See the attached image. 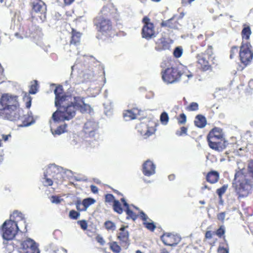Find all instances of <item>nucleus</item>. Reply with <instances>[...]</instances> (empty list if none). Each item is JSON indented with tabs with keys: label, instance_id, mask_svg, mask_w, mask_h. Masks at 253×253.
Returning a JSON list of instances; mask_svg holds the SVG:
<instances>
[{
	"label": "nucleus",
	"instance_id": "1",
	"mask_svg": "<svg viewBox=\"0 0 253 253\" xmlns=\"http://www.w3.org/2000/svg\"><path fill=\"white\" fill-rule=\"evenodd\" d=\"M18 96L3 93L0 97V118L11 121L20 119Z\"/></svg>",
	"mask_w": 253,
	"mask_h": 253
},
{
	"label": "nucleus",
	"instance_id": "2",
	"mask_svg": "<svg viewBox=\"0 0 253 253\" xmlns=\"http://www.w3.org/2000/svg\"><path fill=\"white\" fill-rule=\"evenodd\" d=\"M236 171L234 181L239 184L233 182V186L240 197L247 196L253 185V161L249 162L248 167V172L245 174V169L243 168Z\"/></svg>",
	"mask_w": 253,
	"mask_h": 253
},
{
	"label": "nucleus",
	"instance_id": "3",
	"mask_svg": "<svg viewBox=\"0 0 253 253\" xmlns=\"http://www.w3.org/2000/svg\"><path fill=\"white\" fill-rule=\"evenodd\" d=\"M76 97H67L65 100L60 101L58 104L57 110L53 114L52 118L55 122L69 121L76 115L77 105H76Z\"/></svg>",
	"mask_w": 253,
	"mask_h": 253
},
{
	"label": "nucleus",
	"instance_id": "4",
	"mask_svg": "<svg viewBox=\"0 0 253 253\" xmlns=\"http://www.w3.org/2000/svg\"><path fill=\"white\" fill-rule=\"evenodd\" d=\"M93 22L97 31L102 35L110 37L113 33L111 19L102 16H96L93 19Z\"/></svg>",
	"mask_w": 253,
	"mask_h": 253
},
{
	"label": "nucleus",
	"instance_id": "5",
	"mask_svg": "<svg viewBox=\"0 0 253 253\" xmlns=\"http://www.w3.org/2000/svg\"><path fill=\"white\" fill-rule=\"evenodd\" d=\"M162 79H179L180 78H190L192 75L187 69L180 70L177 67H168L161 72Z\"/></svg>",
	"mask_w": 253,
	"mask_h": 253
},
{
	"label": "nucleus",
	"instance_id": "6",
	"mask_svg": "<svg viewBox=\"0 0 253 253\" xmlns=\"http://www.w3.org/2000/svg\"><path fill=\"white\" fill-rule=\"evenodd\" d=\"M1 230L3 239L10 240L15 236L19 227L16 221L10 219L3 223Z\"/></svg>",
	"mask_w": 253,
	"mask_h": 253
},
{
	"label": "nucleus",
	"instance_id": "7",
	"mask_svg": "<svg viewBox=\"0 0 253 253\" xmlns=\"http://www.w3.org/2000/svg\"><path fill=\"white\" fill-rule=\"evenodd\" d=\"M47 173L51 174V177L54 182L59 184L62 183L63 181V174H71L72 171L68 169L64 170L62 167L51 164L47 168Z\"/></svg>",
	"mask_w": 253,
	"mask_h": 253
},
{
	"label": "nucleus",
	"instance_id": "8",
	"mask_svg": "<svg viewBox=\"0 0 253 253\" xmlns=\"http://www.w3.org/2000/svg\"><path fill=\"white\" fill-rule=\"evenodd\" d=\"M213 47L211 45H208L206 49L204 52L198 54L196 57L197 63L200 65V68L204 71L211 70V65L209 64L208 60L206 59L205 56H207L208 59H210L213 55Z\"/></svg>",
	"mask_w": 253,
	"mask_h": 253
},
{
	"label": "nucleus",
	"instance_id": "9",
	"mask_svg": "<svg viewBox=\"0 0 253 253\" xmlns=\"http://www.w3.org/2000/svg\"><path fill=\"white\" fill-rule=\"evenodd\" d=\"M252 45L249 42L241 43L240 47L239 58L241 62L245 65L249 64L253 59V51L252 50Z\"/></svg>",
	"mask_w": 253,
	"mask_h": 253
},
{
	"label": "nucleus",
	"instance_id": "10",
	"mask_svg": "<svg viewBox=\"0 0 253 253\" xmlns=\"http://www.w3.org/2000/svg\"><path fill=\"white\" fill-rule=\"evenodd\" d=\"M143 26L141 30V36L143 38L147 40L156 37V34L153 23L151 22L150 19L147 16H144L142 20Z\"/></svg>",
	"mask_w": 253,
	"mask_h": 253
},
{
	"label": "nucleus",
	"instance_id": "11",
	"mask_svg": "<svg viewBox=\"0 0 253 253\" xmlns=\"http://www.w3.org/2000/svg\"><path fill=\"white\" fill-rule=\"evenodd\" d=\"M20 253H40L37 244L31 238H27L21 244Z\"/></svg>",
	"mask_w": 253,
	"mask_h": 253
},
{
	"label": "nucleus",
	"instance_id": "12",
	"mask_svg": "<svg viewBox=\"0 0 253 253\" xmlns=\"http://www.w3.org/2000/svg\"><path fill=\"white\" fill-rule=\"evenodd\" d=\"M207 139L210 147L219 152L225 149L227 144L225 139L207 137Z\"/></svg>",
	"mask_w": 253,
	"mask_h": 253
},
{
	"label": "nucleus",
	"instance_id": "13",
	"mask_svg": "<svg viewBox=\"0 0 253 253\" xmlns=\"http://www.w3.org/2000/svg\"><path fill=\"white\" fill-rule=\"evenodd\" d=\"M98 124L93 120H88L84 125V131L86 137H95L98 135L97 131Z\"/></svg>",
	"mask_w": 253,
	"mask_h": 253
},
{
	"label": "nucleus",
	"instance_id": "14",
	"mask_svg": "<svg viewBox=\"0 0 253 253\" xmlns=\"http://www.w3.org/2000/svg\"><path fill=\"white\" fill-rule=\"evenodd\" d=\"M161 239L165 245L171 247L175 246L181 240V237L179 235H174L169 233H164L161 237Z\"/></svg>",
	"mask_w": 253,
	"mask_h": 253
},
{
	"label": "nucleus",
	"instance_id": "15",
	"mask_svg": "<svg viewBox=\"0 0 253 253\" xmlns=\"http://www.w3.org/2000/svg\"><path fill=\"white\" fill-rule=\"evenodd\" d=\"M29 88V93L26 92L23 97L24 100L27 101L26 107L27 108H29L31 105L32 98L29 94H35L39 90V86L37 80L31 81Z\"/></svg>",
	"mask_w": 253,
	"mask_h": 253
},
{
	"label": "nucleus",
	"instance_id": "16",
	"mask_svg": "<svg viewBox=\"0 0 253 253\" xmlns=\"http://www.w3.org/2000/svg\"><path fill=\"white\" fill-rule=\"evenodd\" d=\"M116 15V9L113 4H109L102 7L99 15L97 16H102L111 19V18H115Z\"/></svg>",
	"mask_w": 253,
	"mask_h": 253
},
{
	"label": "nucleus",
	"instance_id": "17",
	"mask_svg": "<svg viewBox=\"0 0 253 253\" xmlns=\"http://www.w3.org/2000/svg\"><path fill=\"white\" fill-rule=\"evenodd\" d=\"M136 128L139 133L145 138L153 134L155 130L153 127H149L147 124L144 122L137 125Z\"/></svg>",
	"mask_w": 253,
	"mask_h": 253
},
{
	"label": "nucleus",
	"instance_id": "18",
	"mask_svg": "<svg viewBox=\"0 0 253 253\" xmlns=\"http://www.w3.org/2000/svg\"><path fill=\"white\" fill-rule=\"evenodd\" d=\"M172 43V41L170 39L167 40L165 37H162L158 39L156 42L155 49L158 51H162L167 49H169L170 44Z\"/></svg>",
	"mask_w": 253,
	"mask_h": 253
},
{
	"label": "nucleus",
	"instance_id": "19",
	"mask_svg": "<svg viewBox=\"0 0 253 253\" xmlns=\"http://www.w3.org/2000/svg\"><path fill=\"white\" fill-rule=\"evenodd\" d=\"M96 201L92 198L84 199L82 201L78 200L76 201L75 205L77 209L79 211H86L87 208L91 205L94 204Z\"/></svg>",
	"mask_w": 253,
	"mask_h": 253
},
{
	"label": "nucleus",
	"instance_id": "20",
	"mask_svg": "<svg viewBox=\"0 0 253 253\" xmlns=\"http://www.w3.org/2000/svg\"><path fill=\"white\" fill-rule=\"evenodd\" d=\"M31 20L32 23H42L44 22L46 18V11H31Z\"/></svg>",
	"mask_w": 253,
	"mask_h": 253
},
{
	"label": "nucleus",
	"instance_id": "21",
	"mask_svg": "<svg viewBox=\"0 0 253 253\" xmlns=\"http://www.w3.org/2000/svg\"><path fill=\"white\" fill-rule=\"evenodd\" d=\"M156 166L154 163L150 161H146L143 165L142 171L143 174L147 176H150L155 173Z\"/></svg>",
	"mask_w": 253,
	"mask_h": 253
},
{
	"label": "nucleus",
	"instance_id": "22",
	"mask_svg": "<svg viewBox=\"0 0 253 253\" xmlns=\"http://www.w3.org/2000/svg\"><path fill=\"white\" fill-rule=\"evenodd\" d=\"M54 92L55 95V106H58V104L60 102V101H63L65 100L67 97H72L71 95L65 94L63 92V89L61 86H58L56 87L54 90Z\"/></svg>",
	"mask_w": 253,
	"mask_h": 253
},
{
	"label": "nucleus",
	"instance_id": "23",
	"mask_svg": "<svg viewBox=\"0 0 253 253\" xmlns=\"http://www.w3.org/2000/svg\"><path fill=\"white\" fill-rule=\"evenodd\" d=\"M178 25V19L175 16H173L167 20L163 21L160 24L161 27H165L170 29H177Z\"/></svg>",
	"mask_w": 253,
	"mask_h": 253
},
{
	"label": "nucleus",
	"instance_id": "24",
	"mask_svg": "<svg viewBox=\"0 0 253 253\" xmlns=\"http://www.w3.org/2000/svg\"><path fill=\"white\" fill-rule=\"evenodd\" d=\"M128 226L122 225L119 229V232L117 234L118 239L123 243L128 245L129 242V232L126 230Z\"/></svg>",
	"mask_w": 253,
	"mask_h": 253
},
{
	"label": "nucleus",
	"instance_id": "25",
	"mask_svg": "<svg viewBox=\"0 0 253 253\" xmlns=\"http://www.w3.org/2000/svg\"><path fill=\"white\" fill-rule=\"evenodd\" d=\"M30 5L31 6V11H46V5L42 0H31Z\"/></svg>",
	"mask_w": 253,
	"mask_h": 253
},
{
	"label": "nucleus",
	"instance_id": "26",
	"mask_svg": "<svg viewBox=\"0 0 253 253\" xmlns=\"http://www.w3.org/2000/svg\"><path fill=\"white\" fill-rule=\"evenodd\" d=\"M140 216L141 219L144 221V225L148 230L153 231L155 228L156 226L154 222L148 217V216L143 211H141L140 212Z\"/></svg>",
	"mask_w": 253,
	"mask_h": 253
},
{
	"label": "nucleus",
	"instance_id": "27",
	"mask_svg": "<svg viewBox=\"0 0 253 253\" xmlns=\"http://www.w3.org/2000/svg\"><path fill=\"white\" fill-rule=\"evenodd\" d=\"M140 110L137 108L126 110L124 113V117L126 121H128L137 118V115H139Z\"/></svg>",
	"mask_w": 253,
	"mask_h": 253
},
{
	"label": "nucleus",
	"instance_id": "28",
	"mask_svg": "<svg viewBox=\"0 0 253 253\" xmlns=\"http://www.w3.org/2000/svg\"><path fill=\"white\" fill-rule=\"evenodd\" d=\"M207 39L208 38L207 37L202 34L199 35L195 41V45L194 46L199 51H201L202 50V48L206 45Z\"/></svg>",
	"mask_w": 253,
	"mask_h": 253
},
{
	"label": "nucleus",
	"instance_id": "29",
	"mask_svg": "<svg viewBox=\"0 0 253 253\" xmlns=\"http://www.w3.org/2000/svg\"><path fill=\"white\" fill-rule=\"evenodd\" d=\"M243 26V28L241 31L242 42H244V41L248 42L250 39V36L252 34L251 27L247 24H244Z\"/></svg>",
	"mask_w": 253,
	"mask_h": 253
},
{
	"label": "nucleus",
	"instance_id": "30",
	"mask_svg": "<svg viewBox=\"0 0 253 253\" xmlns=\"http://www.w3.org/2000/svg\"><path fill=\"white\" fill-rule=\"evenodd\" d=\"M71 39L70 42L71 44L77 45L80 42L82 34L74 29H72Z\"/></svg>",
	"mask_w": 253,
	"mask_h": 253
},
{
	"label": "nucleus",
	"instance_id": "31",
	"mask_svg": "<svg viewBox=\"0 0 253 253\" xmlns=\"http://www.w3.org/2000/svg\"><path fill=\"white\" fill-rule=\"evenodd\" d=\"M207 137L225 139L222 129L219 127L213 128L209 133Z\"/></svg>",
	"mask_w": 253,
	"mask_h": 253
},
{
	"label": "nucleus",
	"instance_id": "32",
	"mask_svg": "<svg viewBox=\"0 0 253 253\" xmlns=\"http://www.w3.org/2000/svg\"><path fill=\"white\" fill-rule=\"evenodd\" d=\"M219 173L216 171H211L207 175V180L211 183H215L219 179Z\"/></svg>",
	"mask_w": 253,
	"mask_h": 253
},
{
	"label": "nucleus",
	"instance_id": "33",
	"mask_svg": "<svg viewBox=\"0 0 253 253\" xmlns=\"http://www.w3.org/2000/svg\"><path fill=\"white\" fill-rule=\"evenodd\" d=\"M194 123L195 126L198 127L203 128L206 125V118L201 115H198L196 117Z\"/></svg>",
	"mask_w": 253,
	"mask_h": 253
},
{
	"label": "nucleus",
	"instance_id": "34",
	"mask_svg": "<svg viewBox=\"0 0 253 253\" xmlns=\"http://www.w3.org/2000/svg\"><path fill=\"white\" fill-rule=\"evenodd\" d=\"M51 174L47 173V169L44 172V181H43V184L45 186H51L53 184V180H52Z\"/></svg>",
	"mask_w": 253,
	"mask_h": 253
},
{
	"label": "nucleus",
	"instance_id": "35",
	"mask_svg": "<svg viewBox=\"0 0 253 253\" xmlns=\"http://www.w3.org/2000/svg\"><path fill=\"white\" fill-rule=\"evenodd\" d=\"M79 98H78V99ZM78 100H77V98H76V105H77V110H79L81 112L84 113L86 111L87 108L88 107V105L84 103V102L81 101L80 102H78Z\"/></svg>",
	"mask_w": 253,
	"mask_h": 253
},
{
	"label": "nucleus",
	"instance_id": "36",
	"mask_svg": "<svg viewBox=\"0 0 253 253\" xmlns=\"http://www.w3.org/2000/svg\"><path fill=\"white\" fill-rule=\"evenodd\" d=\"M67 125L66 124H64L63 126H58L55 130L53 131L52 129H51L52 133L53 135L57 134L60 135L61 134L64 133L66 131V128L67 127Z\"/></svg>",
	"mask_w": 253,
	"mask_h": 253
},
{
	"label": "nucleus",
	"instance_id": "37",
	"mask_svg": "<svg viewBox=\"0 0 253 253\" xmlns=\"http://www.w3.org/2000/svg\"><path fill=\"white\" fill-rule=\"evenodd\" d=\"M24 118V120H22V124L21 125V126H28L33 124L34 122L32 121L33 119L29 116L25 115Z\"/></svg>",
	"mask_w": 253,
	"mask_h": 253
},
{
	"label": "nucleus",
	"instance_id": "38",
	"mask_svg": "<svg viewBox=\"0 0 253 253\" xmlns=\"http://www.w3.org/2000/svg\"><path fill=\"white\" fill-rule=\"evenodd\" d=\"M114 210L119 214L123 212V209L121 207V204L118 200H115L113 203Z\"/></svg>",
	"mask_w": 253,
	"mask_h": 253
},
{
	"label": "nucleus",
	"instance_id": "39",
	"mask_svg": "<svg viewBox=\"0 0 253 253\" xmlns=\"http://www.w3.org/2000/svg\"><path fill=\"white\" fill-rule=\"evenodd\" d=\"M104 226L108 230L115 231L116 226L115 223L110 220H107L104 223Z\"/></svg>",
	"mask_w": 253,
	"mask_h": 253
},
{
	"label": "nucleus",
	"instance_id": "40",
	"mask_svg": "<svg viewBox=\"0 0 253 253\" xmlns=\"http://www.w3.org/2000/svg\"><path fill=\"white\" fill-rule=\"evenodd\" d=\"M169 120L168 114L166 112H163L160 116V121L164 125H167Z\"/></svg>",
	"mask_w": 253,
	"mask_h": 253
},
{
	"label": "nucleus",
	"instance_id": "41",
	"mask_svg": "<svg viewBox=\"0 0 253 253\" xmlns=\"http://www.w3.org/2000/svg\"><path fill=\"white\" fill-rule=\"evenodd\" d=\"M126 213L127 215V218H131L133 220H135L137 218V215L129 209V207L128 208H126Z\"/></svg>",
	"mask_w": 253,
	"mask_h": 253
},
{
	"label": "nucleus",
	"instance_id": "42",
	"mask_svg": "<svg viewBox=\"0 0 253 253\" xmlns=\"http://www.w3.org/2000/svg\"><path fill=\"white\" fill-rule=\"evenodd\" d=\"M110 248L113 252L116 253H120L121 250V247L116 242H114L110 244Z\"/></svg>",
	"mask_w": 253,
	"mask_h": 253
},
{
	"label": "nucleus",
	"instance_id": "43",
	"mask_svg": "<svg viewBox=\"0 0 253 253\" xmlns=\"http://www.w3.org/2000/svg\"><path fill=\"white\" fill-rule=\"evenodd\" d=\"M16 218H19L20 219H22V214L19 212L17 211H15L13 212V214L11 215L10 216V219H12L14 221H15L17 222L16 221L17 219Z\"/></svg>",
	"mask_w": 253,
	"mask_h": 253
},
{
	"label": "nucleus",
	"instance_id": "44",
	"mask_svg": "<svg viewBox=\"0 0 253 253\" xmlns=\"http://www.w3.org/2000/svg\"><path fill=\"white\" fill-rule=\"evenodd\" d=\"M238 53V47L237 46H232L230 51V58L233 59Z\"/></svg>",
	"mask_w": 253,
	"mask_h": 253
},
{
	"label": "nucleus",
	"instance_id": "45",
	"mask_svg": "<svg viewBox=\"0 0 253 253\" xmlns=\"http://www.w3.org/2000/svg\"><path fill=\"white\" fill-rule=\"evenodd\" d=\"M173 56L176 58H179L182 54V49L180 47H176L173 53Z\"/></svg>",
	"mask_w": 253,
	"mask_h": 253
},
{
	"label": "nucleus",
	"instance_id": "46",
	"mask_svg": "<svg viewBox=\"0 0 253 253\" xmlns=\"http://www.w3.org/2000/svg\"><path fill=\"white\" fill-rule=\"evenodd\" d=\"M93 138L94 137H89L88 139L85 140L84 143H85V144L88 143L89 146H90V147H94L96 145H95V143L93 141H95V142H96V140L95 138Z\"/></svg>",
	"mask_w": 253,
	"mask_h": 253
},
{
	"label": "nucleus",
	"instance_id": "47",
	"mask_svg": "<svg viewBox=\"0 0 253 253\" xmlns=\"http://www.w3.org/2000/svg\"><path fill=\"white\" fill-rule=\"evenodd\" d=\"M199 109V105L196 102L191 103L188 107L187 109L190 111H195L198 110Z\"/></svg>",
	"mask_w": 253,
	"mask_h": 253
},
{
	"label": "nucleus",
	"instance_id": "48",
	"mask_svg": "<svg viewBox=\"0 0 253 253\" xmlns=\"http://www.w3.org/2000/svg\"><path fill=\"white\" fill-rule=\"evenodd\" d=\"M80 216V213L71 210L69 212V217L73 219H77Z\"/></svg>",
	"mask_w": 253,
	"mask_h": 253
},
{
	"label": "nucleus",
	"instance_id": "49",
	"mask_svg": "<svg viewBox=\"0 0 253 253\" xmlns=\"http://www.w3.org/2000/svg\"><path fill=\"white\" fill-rule=\"evenodd\" d=\"M227 189V186L225 185H224L221 188L218 189L216 191V193L219 197H221V196L225 192Z\"/></svg>",
	"mask_w": 253,
	"mask_h": 253
},
{
	"label": "nucleus",
	"instance_id": "50",
	"mask_svg": "<svg viewBox=\"0 0 253 253\" xmlns=\"http://www.w3.org/2000/svg\"><path fill=\"white\" fill-rule=\"evenodd\" d=\"M187 128L184 126H182L181 127L180 130H178L176 131V134L178 136H181L183 134L187 135Z\"/></svg>",
	"mask_w": 253,
	"mask_h": 253
},
{
	"label": "nucleus",
	"instance_id": "51",
	"mask_svg": "<svg viewBox=\"0 0 253 253\" xmlns=\"http://www.w3.org/2000/svg\"><path fill=\"white\" fill-rule=\"evenodd\" d=\"M63 199H60L57 196H52L51 197V202L52 203L58 204H59Z\"/></svg>",
	"mask_w": 253,
	"mask_h": 253
},
{
	"label": "nucleus",
	"instance_id": "52",
	"mask_svg": "<svg viewBox=\"0 0 253 253\" xmlns=\"http://www.w3.org/2000/svg\"><path fill=\"white\" fill-rule=\"evenodd\" d=\"M78 223L80 225L82 229L86 230L87 227V223L85 220H80L78 221Z\"/></svg>",
	"mask_w": 253,
	"mask_h": 253
},
{
	"label": "nucleus",
	"instance_id": "53",
	"mask_svg": "<svg viewBox=\"0 0 253 253\" xmlns=\"http://www.w3.org/2000/svg\"><path fill=\"white\" fill-rule=\"evenodd\" d=\"M186 122V116L184 114H181L180 115V118L178 120L179 124H184Z\"/></svg>",
	"mask_w": 253,
	"mask_h": 253
},
{
	"label": "nucleus",
	"instance_id": "54",
	"mask_svg": "<svg viewBox=\"0 0 253 253\" xmlns=\"http://www.w3.org/2000/svg\"><path fill=\"white\" fill-rule=\"evenodd\" d=\"M218 253H229V250L224 247H219L217 250Z\"/></svg>",
	"mask_w": 253,
	"mask_h": 253
},
{
	"label": "nucleus",
	"instance_id": "55",
	"mask_svg": "<svg viewBox=\"0 0 253 253\" xmlns=\"http://www.w3.org/2000/svg\"><path fill=\"white\" fill-rule=\"evenodd\" d=\"M225 233V230L222 227H220L216 232V234L217 235H218L219 237H221L222 235H223Z\"/></svg>",
	"mask_w": 253,
	"mask_h": 253
},
{
	"label": "nucleus",
	"instance_id": "56",
	"mask_svg": "<svg viewBox=\"0 0 253 253\" xmlns=\"http://www.w3.org/2000/svg\"><path fill=\"white\" fill-rule=\"evenodd\" d=\"M96 240L101 245H104L105 243L104 240L103 239V237H101V236H97L96 237Z\"/></svg>",
	"mask_w": 253,
	"mask_h": 253
},
{
	"label": "nucleus",
	"instance_id": "57",
	"mask_svg": "<svg viewBox=\"0 0 253 253\" xmlns=\"http://www.w3.org/2000/svg\"><path fill=\"white\" fill-rule=\"evenodd\" d=\"M225 217V213L224 212H221L217 215V219L223 221Z\"/></svg>",
	"mask_w": 253,
	"mask_h": 253
},
{
	"label": "nucleus",
	"instance_id": "58",
	"mask_svg": "<svg viewBox=\"0 0 253 253\" xmlns=\"http://www.w3.org/2000/svg\"><path fill=\"white\" fill-rule=\"evenodd\" d=\"M195 0H181V3L184 6H186L191 4V3Z\"/></svg>",
	"mask_w": 253,
	"mask_h": 253
},
{
	"label": "nucleus",
	"instance_id": "59",
	"mask_svg": "<svg viewBox=\"0 0 253 253\" xmlns=\"http://www.w3.org/2000/svg\"><path fill=\"white\" fill-rule=\"evenodd\" d=\"M75 0H63V3L65 6H69L71 5Z\"/></svg>",
	"mask_w": 253,
	"mask_h": 253
},
{
	"label": "nucleus",
	"instance_id": "60",
	"mask_svg": "<svg viewBox=\"0 0 253 253\" xmlns=\"http://www.w3.org/2000/svg\"><path fill=\"white\" fill-rule=\"evenodd\" d=\"M104 108H105V114L107 115V116H110L111 115V112L110 111L111 109V106H109L108 108H107L106 107H105V105L104 104Z\"/></svg>",
	"mask_w": 253,
	"mask_h": 253
},
{
	"label": "nucleus",
	"instance_id": "61",
	"mask_svg": "<svg viewBox=\"0 0 253 253\" xmlns=\"http://www.w3.org/2000/svg\"><path fill=\"white\" fill-rule=\"evenodd\" d=\"M178 81V80H171L170 81L169 80H163L164 83L167 85L175 84Z\"/></svg>",
	"mask_w": 253,
	"mask_h": 253
},
{
	"label": "nucleus",
	"instance_id": "62",
	"mask_svg": "<svg viewBox=\"0 0 253 253\" xmlns=\"http://www.w3.org/2000/svg\"><path fill=\"white\" fill-rule=\"evenodd\" d=\"M114 199V197L113 195L112 194H107L106 195V201H108V202H111L112 201L113 199Z\"/></svg>",
	"mask_w": 253,
	"mask_h": 253
},
{
	"label": "nucleus",
	"instance_id": "63",
	"mask_svg": "<svg viewBox=\"0 0 253 253\" xmlns=\"http://www.w3.org/2000/svg\"><path fill=\"white\" fill-rule=\"evenodd\" d=\"M90 189L91 192L94 194L97 193L98 192V189L96 186L93 185H91Z\"/></svg>",
	"mask_w": 253,
	"mask_h": 253
},
{
	"label": "nucleus",
	"instance_id": "64",
	"mask_svg": "<svg viewBox=\"0 0 253 253\" xmlns=\"http://www.w3.org/2000/svg\"><path fill=\"white\" fill-rule=\"evenodd\" d=\"M212 237V234L211 231H207L205 234V237L207 239H211Z\"/></svg>",
	"mask_w": 253,
	"mask_h": 253
}]
</instances>
